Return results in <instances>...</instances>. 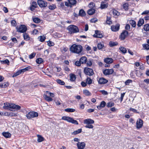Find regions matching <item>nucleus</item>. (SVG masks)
<instances>
[{
    "instance_id": "f257e3e1",
    "label": "nucleus",
    "mask_w": 149,
    "mask_h": 149,
    "mask_svg": "<svg viewBox=\"0 0 149 149\" xmlns=\"http://www.w3.org/2000/svg\"><path fill=\"white\" fill-rule=\"evenodd\" d=\"M82 49V47L81 45L74 44L70 47V50L73 53L79 54L81 52Z\"/></svg>"
},
{
    "instance_id": "f03ea898",
    "label": "nucleus",
    "mask_w": 149,
    "mask_h": 149,
    "mask_svg": "<svg viewBox=\"0 0 149 149\" xmlns=\"http://www.w3.org/2000/svg\"><path fill=\"white\" fill-rule=\"evenodd\" d=\"M67 29L69 31L70 34L76 33L79 32V30L78 27L74 25H70L67 27Z\"/></svg>"
},
{
    "instance_id": "7ed1b4c3",
    "label": "nucleus",
    "mask_w": 149,
    "mask_h": 149,
    "mask_svg": "<svg viewBox=\"0 0 149 149\" xmlns=\"http://www.w3.org/2000/svg\"><path fill=\"white\" fill-rule=\"evenodd\" d=\"M7 107L15 109L17 111L19 110L21 108V107L19 106L13 104L6 103V104L4 103V106H3V108L4 109H6Z\"/></svg>"
},
{
    "instance_id": "20e7f679",
    "label": "nucleus",
    "mask_w": 149,
    "mask_h": 149,
    "mask_svg": "<svg viewBox=\"0 0 149 149\" xmlns=\"http://www.w3.org/2000/svg\"><path fill=\"white\" fill-rule=\"evenodd\" d=\"M61 119L73 124L76 125L78 124V123L76 120H74L72 118L70 117L64 116L62 117Z\"/></svg>"
},
{
    "instance_id": "39448f33",
    "label": "nucleus",
    "mask_w": 149,
    "mask_h": 149,
    "mask_svg": "<svg viewBox=\"0 0 149 149\" xmlns=\"http://www.w3.org/2000/svg\"><path fill=\"white\" fill-rule=\"evenodd\" d=\"M16 29L18 32L21 33H24L27 30V27L24 25H21L19 26H17Z\"/></svg>"
},
{
    "instance_id": "423d86ee",
    "label": "nucleus",
    "mask_w": 149,
    "mask_h": 149,
    "mask_svg": "<svg viewBox=\"0 0 149 149\" xmlns=\"http://www.w3.org/2000/svg\"><path fill=\"white\" fill-rule=\"evenodd\" d=\"M28 119H30L35 117H36L38 116V113L36 112L31 111L27 114L26 116Z\"/></svg>"
},
{
    "instance_id": "0eeeda50",
    "label": "nucleus",
    "mask_w": 149,
    "mask_h": 149,
    "mask_svg": "<svg viewBox=\"0 0 149 149\" xmlns=\"http://www.w3.org/2000/svg\"><path fill=\"white\" fill-rule=\"evenodd\" d=\"M84 72L86 74L90 76L93 75L94 74L93 69L87 67L85 68Z\"/></svg>"
},
{
    "instance_id": "6e6552de",
    "label": "nucleus",
    "mask_w": 149,
    "mask_h": 149,
    "mask_svg": "<svg viewBox=\"0 0 149 149\" xmlns=\"http://www.w3.org/2000/svg\"><path fill=\"white\" fill-rule=\"evenodd\" d=\"M143 122L142 120L141 119H139L136 123V128L137 129H139L141 128L143 125Z\"/></svg>"
},
{
    "instance_id": "1a4fd4ad",
    "label": "nucleus",
    "mask_w": 149,
    "mask_h": 149,
    "mask_svg": "<svg viewBox=\"0 0 149 149\" xmlns=\"http://www.w3.org/2000/svg\"><path fill=\"white\" fill-rule=\"evenodd\" d=\"M37 3L40 7H45L47 6V2L41 0H39L37 1Z\"/></svg>"
},
{
    "instance_id": "9d476101",
    "label": "nucleus",
    "mask_w": 149,
    "mask_h": 149,
    "mask_svg": "<svg viewBox=\"0 0 149 149\" xmlns=\"http://www.w3.org/2000/svg\"><path fill=\"white\" fill-rule=\"evenodd\" d=\"M114 72L113 69H106L103 71V73L105 75L112 74Z\"/></svg>"
},
{
    "instance_id": "9b49d317",
    "label": "nucleus",
    "mask_w": 149,
    "mask_h": 149,
    "mask_svg": "<svg viewBox=\"0 0 149 149\" xmlns=\"http://www.w3.org/2000/svg\"><path fill=\"white\" fill-rule=\"evenodd\" d=\"M128 34V32L126 30L123 31L120 35V38L121 40H123L125 39V38L127 36Z\"/></svg>"
},
{
    "instance_id": "f8f14e48",
    "label": "nucleus",
    "mask_w": 149,
    "mask_h": 149,
    "mask_svg": "<svg viewBox=\"0 0 149 149\" xmlns=\"http://www.w3.org/2000/svg\"><path fill=\"white\" fill-rule=\"evenodd\" d=\"M77 146L78 149H83L85 147L86 144L84 142H79L77 143Z\"/></svg>"
},
{
    "instance_id": "ddd939ff",
    "label": "nucleus",
    "mask_w": 149,
    "mask_h": 149,
    "mask_svg": "<svg viewBox=\"0 0 149 149\" xmlns=\"http://www.w3.org/2000/svg\"><path fill=\"white\" fill-rule=\"evenodd\" d=\"M94 123V120L90 118L85 119L84 121V123L86 124H93Z\"/></svg>"
},
{
    "instance_id": "4468645a",
    "label": "nucleus",
    "mask_w": 149,
    "mask_h": 149,
    "mask_svg": "<svg viewBox=\"0 0 149 149\" xmlns=\"http://www.w3.org/2000/svg\"><path fill=\"white\" fill-rule=\"evenodd\" d=\"M108 81L107 80L102 77L100 78L98 81V83L101 84H106Z\"/></svg>"
},
{
    "instance_id": "2eb2a0df",
    "label": "nucleus",
    "mask_w": 149,
    "mask_h": 149,
    "mask_svg": "<svg viewBox=\"0 0 149 149\" xmlns=\"http://www.w3.org/2000/svg\"><path fill=\"white\" fill-rule=\"evenodd\" d=\"M120 28V25L119 24H117L115 26H111V30L112 31H118Z\"/></svg>"
},
{
    "instance_id": "dca6fc26",
    "label": "nucleus",
    "mask_w": 149,
    "mask_h": 149,
    "mask_svg": "<svg viewBox=\"0 0 149 149\" xmlns=\"http://www.w3.org/2000/svg\"><path fill=\"white\" fill-rule=\"evenodd\" d=\"M93 36L95 37L102 38L103 37V35L100 32L96 31H95V33L93 35Z\"/></svg>"
},
{
    "instance_id": "f3484780",
    "label": "nucleus",
    "mask_w": 149,
    "mask_h": 149,
    "mask_svg": "<svg viewBox=\"0 0 149 149\" xmlns=\"http://www.w3.org/2000/svg\"><path fill=\"white\" fill-rule=\"evenodd\" d=\"M104 62L110 64L113 62V59L111 58H108L104 59Z\"/></svg>"
},
{
    "instance_id": "a211bd4d",
    "label": "nucleus",
    "mask_w": 149,
    "mask_h": 149,
    "mask_svg": "<svg viewBox=\"0 0 149 149\" xmlns=\"http://www.w3.org/2000/svg\"><path fill=\"white\" fill-rule=\"evenodd\" d=\"M70 80L71 81H74L76 79V75L72 74H70Z\"/></svg>"
},
{
    "instance_id": "6ab92c4d",
    "label": "nucleus",
    "mask_w": 149,
    "mask_h": 149,
    "mask_svg": "<svg viewBox=\"0 0 149 149\" xmlns=\"http://www.w3.org/2000/svg\"><path fill=\"white\" fill-rule=\"evenodd\" d=\"M79 60L82 64L85 63L87 61L86 57L85 56L81 57Z\"/></svg>"
},
{
    "instance_id": "aec40b11",
    "label": "nucleus",
    "mask_w": 149,
    "mask_h": 149,
    "mask_svg": "<svg viewBox=\"0 0 149 149\" xmlns=\"http://www.w3.org/2000/svg\"><path fill=\"white\" fill-rule=\"evenodd\" d=\"M68 1L70 3L71 7L75 5L77 3V1L75 0H68Z\"/></svg>"
},
{
    "instance_id": "412c9836",
    "label": "nucleus",
    "mask_w": 149,
    "mask_h": 149,
    "mask_svg": "<svg viewBox=\"0 0 149 149\" xmlns=\"http://www.w3.org/2000/svg\"><path fill=\"white\" fill-rule=\"evenodd\" d=\"M2 135L4 136L6 138H9L11 137V134L8 132H3Z\"/></svg>"
},
{
    "instance_id": "4be33fe9",
    "label": "nucleus",
    "mask_w": 149,
    "mask_h": 149,
    "mask_svg": "<svg viewBox=\"0 0 149 149\" xmlns=\"http://www.w3.org/2000/svg\"><path fill=\"white\" fill-rule=\"evenodd\" d=\"M37 136L38 137L37 141L38 142H41L44 141V138L40 135H37Z\"/></svg>"
},
{
    "instance_id": "5701e85b",
    "label": "nucleus",
    "mask_w": 149,
    "mask_h": 149,
    "mask_svg": "<svg viewBox=\"0 0 149 149\" xmlns=\"http://www.w3.org/2000/svg\"><path fill=\"white\" fill-rule=\"evenodd\" d=\"M108 7V3L103 2H101L100 7L102 9Z\"/></svg>"
},
{
    "instance_id": "b1692460",
    "label": "nucleus",
    "mask_w": 149,
    "mask_h": 149,
    "mask_svg": "<svg viewBox=\"0 0 149 149\" xmlns=\"http://www.w3.org/2000/svg\"><path fill=\"white\" fill-rule=\"evenodd\" d=\"M144 19H140L138 22L137 25L138 27H140L144 24Z\"/></svg>"
},
{
    "instance_id": "393cba45",
    "label": "nucleus",
    "mask_w": 149,
    "mask_h": 149,
    "mask_svg": "<svg viewBox=\"0 0 149 149\" xmlns=\"http://www.w3.org/2000/svg\"><path fill=\"white\" fill-rule=\"evenodd\" d=\"M43 97L45 100L48 102L51 101L53 100L52 98L46 95H44Z\"/></svg>"
},
{
    "instance_id": "a878e982",
    "label": "nucleus",
    "mask_w": 149,
    "mask_h": 149,
    "mask_svg": "<svg viewBox=\"0 0 149 149\" xmlns=\"http://www.w3.org/2000/svg\"><path fill=\"white\" fill-rule=\"evenodd\" d=\"M23 37L24 39L26 40H29L30 39V38L29 35L26 33H24Z\"/></svg>"
},
{
    "instance_id": "bb28decb",
    "label": "nucleus",
    "mask_w": 149,
    "mask_h": 149,
    "mask_svg": "<svg viewBox=\"0 0 149 149\" xmlns=\"http://www.w3.org/2000/svg\"><path fill=\"white\" fill-rule=\"evenodd\" d=\"M95 12V10L93 8H91L88 11V15H91L93 14Z\"/></svg>"
},
{
    "instance_id": "cd10ccee",
    "label": "nucleus",
    "mask_w": 149,
    "mask_h": 149,
    "mask_svg": "<svg viewBox=\"0 0 149 149\" xmlns=\"http://www.w3.org/2000/svg\"><path fill=\"white\" fill-rule=\"evenodd\" d=\"M129 23L132 27H135L136 25V22L134 20H131L129 21Z\"/></svg>"
},
{
    "instance_id": "c85d7f7f",
    "label": "nucleus",
    "mask_w": 149,
    "mask_h": 149,
    "mask_svg": "<svg viewBox=\"0 0 149 149\" xmlns=\"http://www.w3.org/2000/svg\"><path fill=\"white\" fill-rule=\"evenodd\" d=\"M36 62L38 64H41L43 63V60L41 58H39L36 59Z\"/></svg>"
},
{
    "instance_id": "c756f323",
    "label": "nucleus",
    "mask_w": 149,
    "mask_h": 149,
    "mask_svg": "<svg viewBox=\"0 0 149 149\" xmlns=\"http://www.w3.org/2000/svg\"><path fill=\"white\" fill-rule=\"evenodd\" d=\"M86 15L85 12L83 9L80 10L79 12V15L81 16H84Z\"/></svg>"
},
{
    "instance_id": "7c9ffc66",
    "label": "nucleus",
    "mask_w": 149,
    "mask_h": 149,
    "mask_svg": "<svg viewBox=\"0 0 149 149\" xmlns=\"http://www.w3.org/2000/svg\"><path fill=\"white\" fill-rule=\"evenodd\" d=\"M118 44V43L116 42L110 41L109 43V45L111 47L116 46Z\"/></svg>"
},
{
    "instance_id": "2f4dec72",
    "label": "nucleus",
    "mask_w": 149,
    "mask_h": 149,
    "mask_svg": "<svg viewBox=\"0 0 149 149\" xmlns=\"http://www.w3.org/2000/svg\"><path fill=\"white\" fill-rule=\"evenodd\" d=\"M104 47V44L103 42H100L97 44V47L99 49H102Z\"/></svg>"
},
{
    "instance_id": "473e14b6",
    "label": "nucleus",
    "mask_w": 149,
    "mask_h": 149,
    "mask_svg": "<svg viewBox=\"0 0 149 149\" xmlns=\"http://www.w3.org/2000/svg\"><path fill=\"white\" fill-rule=\"evenodd\" d=\"M84 94L86 96H90L91 95V93L88 90H84L83 91Z\"/></svg>"
},
{
    "instance_id": "72a5a7b5",
    "label": "nucleus",
    "mask_w": 149,
    "mask_h": 149,
    "mask_svg": "<svg viewBox=\"0 0 149 149\" xmlns=\"http://www.w3.org/2000/svg\"><path fill=\"white\" fill-rule=\"evenodd\" d=\"M64 111L68 112H72L75 111V109L72 108H67L64 109Z\"/></svg>"
},
{
    "instance_id": "f704fd0d",
    "label": "nucleus",
    "mask_w": 149,
    "mask_h": 149,
    "mask_svg": "<svg viewBox=\"0 0 149 149\" xmlns=\"http://www.w3.org/2000/svg\"><path fill=\"white\" fill-rule=\"evenodd\" d=\"M119 49L123 54H125L127 52V50L124 47H120L119 48Z\"/></svg>"
},
{
    "instance_id": "c9c22d12",
    "label": "nucleus",
    "mask_w": 149,
    "mask_h": 149,
    "mask_svg": "<svg viewBox=\"0 0 149 149\" xmlns=\"http://www.w3.org/2000/svg\"><path fill=\"white\" fill-rule=\"evenodd\" d=\"M38 39L40 42H43L45 41V38L44 36H40L38 37Z\"/></svg>"
},
{
    "instance_id": "e433bc0d",
    "label": "nucleus",
    "mask_w": 149,
    "mask_h": 149,
    "mask_svg": "<svg viewBox=\"0 0 149 149\" xmlns=\"http://www.w3.org/2000/svg\"><path fill=\"white\" fill-rule=\"evenodd\" d=\"M56 82L61 85H64L65 82L62 80L60 79H57L56 80Z\"/></svg>"
},
{
    "instance_id": "4c0bfd02",
    "label": "nucleus",
    "mask_w": 149,
    "mask_h": 149,
    "mask_svg": "<svg viewBox=\"0 0 149 149\" xmlns=\"http://www.w3.org/2000/svg\"><path fill=\"white\" fill-rule=\"evenodd\" d=\"M144 30L146 31H149V24H146L144 25Z\"/></svg>"
},
{
    "instance_id": "58836bf2",
    "label": "nucleus",
    "mask_w": 149,
    "mask_h": 149,
    "mask_svg": "<svg viewBox=\"0 0 149 149\" xmlns=\"http://www.w3.org/2000/svg\"><path fill=\"white\" fill-rule=\"evenodd\" d=\"M33 19L34 22L36 23H38L40 22V19L38 17L33 18Z\"/></svg>"
},
{
    "instance_id": "ea45409f",
    "label": "nucleus",
    "mask_w": 149,
    "mask_h": 149,
    "mask_svg": "<svg viewBox=\"0 0 149 149\" xmlns=\"http://www.w3.org/2000/svg\"><path fill=\"white\" fill-rule=\"evenodd\" d=\"M92 80L90 78L87 77L86 79V82L88 84H91L92 83Z\"/></svg>"
},
{
    "instance_id": "a19ab883",
    "label": "nucleus",
    "mask_w": 149,
    "mask_h": 149,
    "mask_svg": "<svg viewBox=\"0 0 149 149\" xmlns=\"http://www.w3.org/2000/svg\"><path fill=\"white\" fill-rule=\"evenodd\" d=\"M135 73L136 76L139 77H140L142 74L140 71L137 70H135Z\"/></svg>"
},
{
    "instance_id": "79ce46f5",
    "label": "nucleus",
    "mask_w": 149,
    "mask_h": 149,
    "mask_svg": "<svg viewBox=\"0 0 149 149\" xmlns=\"http://www.w3.org/2000/svg\"><path fill=\"white\" fill-rule=\"evenodd\" d=\"M18 114L17 113H14L11 112H9V116L11 117H16L17 116Z\"/></svg>"
},
{
    "instance_id": "37998d69",
    "label": "nucleus",
    "mask_w": 149,
    "mask_h": 149,
    "mask_svg": "<svg viewBox=\"0 0 149 149\" xmlns=\"http://www.w3.org/2000/svg\"><path fill=\"white\" fill-rule=\"evenodd\" d=\"M2 88H3L7 87L9 86V84L8 82H4L3 84H2Z\"/></svg>"
},
{
    "instance_id": "c03bdc74",
    "label": "nucleus",
    "mask_w": 149,
    "mask_h": 149,
    "mask_svg": "<svg viewBox=\"0 0 149 149\" xmlns=\"http://www.w3.org/2000/svg\"><path fill=\"white\" fill-rule=\"evenodd\" d=\"M82 129H79L77 130L74 131L72 133V134H77L81 132Z\"/></svg>"
},
{
    "instance_id": "a18cd8bd",
    "label": "nucleus",
    "mask_w": 149,
    "mask_h": 149,
    "mask_svg": "<svg viewBox=\"0 0 149 149\" xmlns=\"http://www.w3.org/2000/svg\"><path fill=\"white\" fill-rule=\"evenodd\" d=\"M51 10H53L54 9L56 8V6L54 4H52L50 5L48 7Z\"/></svg>"
},
{
    "instance_id": "49530a36",
    "label": "nucleus",
    "mask_w": 149,
    "mask_h": 149,
    "mask_svg": "<svg viewBox=\"0 0 149 149\" xmlns=\"http://www.w3.org/2000/svg\"><path fill=\"white\" fill-rule=\"evenodd\" d=\"M68 48L66 47H63L61 48V51L63 53H64L67 51Z\"/></svg>"
},
{
    "instance_id": "de8ad7c7",
    "label": "nucleus",
    "mask_w": 149,
    "mask_h": 149,
    "mask_svg": "<svg viewBox=\"0 0 149 149\" xmlns=\"http://www.w3.org/2000/svg\"><path fill=\"white\" fill-rule=\"evenodd\" d=\"M21 72L20 71V70H19L18 71H17V72H16L15 73H14V74L12 76L13 77H15L19 75L20 74H21Z\"/></svg>"
},
{
    "instance_id": "09e8293b",
    "label": "nucleus",
    "mask_w": 149,
    "mask_h": 149,
    "mask_svg": "<svg viewBox=\"0 0 149 149\" xmlns=\"http://www.w3.org/2000/svg\"><path fill=\"white\" fill-rule=\"evenodd\" d=\"M110 17H107L106 22L107 24H111L112 22L111 20H110Z\"/></svg>"
},
{
    "instance_id": "8fccbe9b",
    "label": "nucleus",
    "mask_w": 149,
    "mask_h": 149,
    "mask_svg": "<svg viewBox=\"0 0 149 149\" xmlns=\"http://www.w3.org/2000/svg\"><path fill=\"white\" fill-rule=\"evenodd\" d=\"M47 42L48 45L49 47L52 46L54 45V43L52 41L49 40Z\"/></svg>"
},
{
    "instance_id": "3c124183",
    "label": "nucleus",
    "mask_w": 149,
    "mask_h": 149,
    "mask_svg": "<svg viewBox=\"0 0 149 149\" xmlns=\"http://www.w3.org/2000/svg\"><path fill=\"white\" fill-rule=\"evenodd\" d=\"M114 105V104L113 102H109L107 103V106L108 107H111L113 106Z\"/></svg>"
},
{
    "instance_id": "603ef678",
    "label": "nucleus",
    "mask_w": 149,
    "mask_h": 149,
    "mask_svg": "<svg viewBox=\"0 0 149 149\" xmlns=\"http://www.w3.org/2000/svg\"><path fill=\"white\" fill-rule=\"evenodd\" d=\"M85 127L86 128H88L89 129H92L93 128L94 126L91 124H86V125L85 126Z\"/></svg>"
},
{
    "instance_id": "864d4df0",
    "label": "nucleus",
    "mask_w": 149,
    "mask_h": 149,
    "mask_svg": "<svg viewBox=\"0 0 149 149\" xmlns=\"http://www.w3.org/2000/svg\"><path fill=\"white\" fill-rule=\"evenodd\" d=\"M143 46L145 49L147 50L149 49V45L148 44H144L143 45Z\"/></svg>"
},
{
    "instance_id": "5fc2aeb1",
    "label": "nucleus",
    "mask_w": 149,
    "mask_h": 149,
    "mask_svg": "<svg viewBox=\"0 0 149 149\" xmlns=\"http://www.w3.org/2000/svg\"><path fill=\"white\" fill-rule=\"evenodd\" d=\"M87 61V65L88 66H90L92 65V61L91 60H89Z\"/></svg>"
},
{
    "instance_id": "6e6d98bb",
    "label": "nucleus",
    "mask_w": 149,
    "mask_h": 149,
    "mask_svg": "<svg viewBox=\"0 0 149 149\" xmlns=\"http://www.w3.org/2000/svg\"><path fill=\"white\" fill-rule=\"evenodd\" d=\"M95 6V4L93 2H91L89 4L88 6L90 8H92L94 7Z\"/></svg>"
},
{
    "instance_id": "4d7b16f0",
    "label": "nucleus",
    "mask_w": 149,
    "mask_h": 149,
    "mask_svg": "<svg viewBox=\"0 0 149 149\" xmlns=\"http://www.w3.org/2000/svg\"><path fill=\"white\" fill-rule=\"evenodd\" d=\"M128 4L127 3H125L123 4V8L125 10H127L128 9Z\"/></svg>"
},
{
    "instance_id": "13d9d810",
    "label": "nucleus",
    "mask_w": 149,
    "mask_h": 149,
    "mask_svg": "<svg viewBox=\"0 0 149 149\" xmlns=\"http://www.w3.org/2000/svg\"><path fill=\"white\" fill-rule=\"evenodd\" d=\"M29 68L27 67L25 68L22 69L21 70H20V71L21 72V73L22 72H25L26 71H27L28 70Z\"/></svg>"
},
{
    "instance_id": "bf43d9fd",
    "label": "nucleus",
    "mask_w": 149,
    "mask_h": 149,
    "mask_svg": "<svg viewBox=\"0 0 149 149\" xmlns=\"http://www.w3.org/2000/svg\"><path fill=\"white\" fill-rule=\"evenodd\" d=\"M132 81L131 80L128 79L125 82V84L126 85H128L130 83H132Z\"/></svg>"
},
{
    "instance_id": "052dcab7",
    "label": "nucleus",
    "mask_w": 149,
    "mask_h": 149,
    "mask_svg": "<svg viewBox=\"0 0 149 149\" xmlns=\"http://www.w3.org/2000/svg\"><path fill=\"white\" fill-rule=\"evenodd\" d=\"M35 53H33L29 56V57L30 59H32L34 57V56H35Z\"/></svg>"
},
{
    "instance_id": "680f3d73",
    "label": "nucleus",
    "mask_w": 149,
    "mask_h": 149,
    "mask_svg": "<svg viewBox=\"0 0 149 149\" xmlns=\"http://www.w3.org/2000/svg\"><path fill=\"white\" fill-rule=\"evenodd\" d=\"M113 12L114 15H118L120 14L119 13L115 10H113Z\"/></svg>"
},
{
    "instance_id": "e2e57ef3",
    "label": "nucleus",
    "mask_w": 149,
    "mask_h": 149,
    "mask_svg": "<svg viewBox=\"0 0 149 149\" xmlns=\"http://www.w3.org/2000/svg\"><path fill=\"white\" fill-rule=\"evenodd\" d=\"M106 105V103L104 101H102L101 102L100 105V106L102 107H104Z\"/></svg>"
},
{
    "instance_id": "0e129e2a",
    "label": "nucleus",
    "mask_w": 149,
    "mask_h": 149,
    "mask_svg": "<svg viewBox=\"0 0 149 149\" xmlns=\"http://www.w3.org/2000/svg\"><path fill=\"white\" fill-rule=\"evenodd\" d=\"M2 63L4 64H7L8 65H9L10 63L8 59H6L2 61Z\"/></svg>"
},
{
    "instance_id": "69168bd1",
    "label": "nucleus",
    "mask_w": 149,
    "mask_h": 149,
    "mask_svg": "<svg viewBox=\"0 0 149 149\" xmlns=\"http://www.w3.org/2000/svg\"><path fill=\"white\" fill-rule=\"evenodd\" d=\"M81 63L80 61H77L75 63V65L78 66H79L81 65Z\"/></svg>"
},
{
    "instance_id": "338daca9",
    "label": "nucleus",
    "mask_w": 149,
    "mask_h": 149,
    "mask_svg": "<svg viewBox=\"0 0 149 149\" xmlns=\"http://www.w3.org/2000/svg\"><path fill=\"white\" fill-rule=\"evenodd\" d=\"M130 110L134 112H135L138 113H139V112L137 111L135 109L132 108H130Z\"/></svg>"
},
{
    "instance_id": "774afa93",
    "label": "nucleus",
    "mask_w": 149,
    "mask_h": 149,
    "mask_svg": "<svg viewBox=\"0 0 149 149\" xmlns=\"http://www.w3.org/2000/svg\"><path fill=\"white\" fill-rule=\"evenodd\" d=\"M98 20L96 18H93L91 20V22L92 23H95Z\"/></svg>"
}]
</instances>
